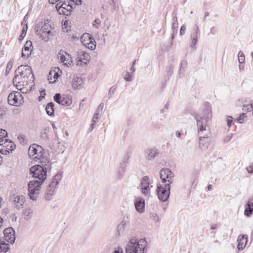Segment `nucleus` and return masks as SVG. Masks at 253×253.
I'll use <instances>...</instances> for the list:
<instances>
[{
    "label": "nucleus",
    "instance_id": "obj_59",
    "mask_svg": "<svg viewBox=\"0 0 253 253\" xmlns=\"http://www.w3.org/2000/svg\"><path fill=\"white\" fill-rule=\"evenodd\" d=\"M108 3L110 6L113 7L114 8H115L116 7V4H115V3L114 0H109Z\"/></svg>",
    "mask_w": 253,
    "mask_h": 253
},
{
    "label": "nucleus",
    "instance_id": "obj_10",
    "mask_svg": "<svg viewBox=\"0 0 253 253\" xmlns=\"http://www.w3.org/2000/svg\"><path fill=\"white\" fill-rule=\"evenodd\" d=\"M42 148L41 146L37 145L36 144H33L31 145L28 149V154L30 157H33L35 155H37V156L33 158L35 160L38 157H41L43 155L42 154Z\"/></svg>",
    "mask_w": 253,
    "mask_h": 253
},
{
    "label": "nucleus",
    "instance_id": "obj_23",
    "mask_svg": "<svg viewBox=\"0 0 253 253\" xmlns=\"http://www.w3.org/2000/svg\"><path fill=\"white\" fill-rule=\"evenodd\" d=\"M43 25V22H40L36 24L35 26L34 30L35 34L39 36V38L45 42H47L49 40V38L47 37H44L42 34L41 33L40 29Z\"/></svg>",
    "mask_w": 253,
    "mask_h": 253
},
{
    "label": "nucleus",
    "instance_id": "obj_4",
    "mask_svg": "<svg viewBox=\"0 0 253 253\" xmlns=\"http://www.w3.org/2000/svg\"><path fill=\"white\" fill-rule=\"evenodd\" d=\"M43 166L39 165H36L32 167L30 169V173L33 177L38 178L39 181L43 182L46 178V173L47 170L51 169V166L48 163L47 164H43Z\"/></svg>",
    "mask_w": 253,
    "mask_h": 253
},
{
    "label": "nucleus",
    "instance_id": "obj_7",
    "mask_svg": "<svg viewBox=\"0 0 253 253\" xmlns=\"http://www.w3.org/2000/svg\"><path fill=\"white\" fill-rule=\"evenodd\" d=\"M170 189L169 183L157 185V193L161 201L164 202L168 201L170 194Z\"/></svg>",
    "mask_w": 253,
    "mask_h": 253
},
{
    "label": "nucleus",
    "instance_id": "obj_3",
    "mask_svg": "<svg viewBox=\"0 0 253 253\" xmlns=\"http://www.w3.org/2000/svg\"><path fill=\"white\" fill-rule=\"evenodd\" d=\"M147 247L144 240L138 241L137 239H131L127 244L126 253H146Z\"/></svg>",
    "mask_w": 253,
    "mask_h": 253
},
{
    "label": "nucleus",
    "instance_id": "obj_62",
    "mask_svg": "<svg viewBox=\"0 0 253 253\" xmlns=\"http://www.w3.org/2000/svg\"><path fill=\"white\" fill-rule=\"evenodd\" d=\"M51 33V31L50 29L47 30L43 34L44 37H47L48 38V35Z\"/></svg>",
    "mask_w": 253,
    "mask_h": 253
},
{
    "label": "nucleus",
    "instance_id": "obj_18",
    "mask_svg": "<svg viewBox=\"0 0 253 253\" xmlns=\"http://www.w3.org/2000/svg\"><path fill=\"white\" fill-rule=\"evenodd\" d=\"M134 206L136 211L139 213H142L145 208V201L141 197L135 198L134 201Z\"/></svg>",
    "mask_w": 253,
    "mask_h": 253
},
{
    "label": "nucleus",
    "instance_id": "obj_9",
    "mask_svg": "<svg viewBox=\"0 0 253 253\" xmlns=\"http://www.w3.org/2000/svg\"><path fill=\"white\" fill-rule=\"evenodd\" d=\"M54 100L57 103L64 106H68L71 104L72 99L67 95L61 97L60 93H56L54 96Z\"/></svg>",
    "mask_w": 253,
    "mask_h": 253
},
{
    "label": "nucleus",
    "instance_id": "obj_8",
    "mask_svg": "<svg viewBox=\"0 0 253 253\" xmlns=\"http://www.w3.org/2000/svg\"><path fill=\"white\" fill-rule=\"evenodd\" d=\"M7 101L9 105L15 106H18L24 102L23 97L18 91L10 93L8 96Z\"/></svg>",
    "mask_w": 253,
    "mask_h": 253
},
{
    "label": "nucleus",
    "instance_id": "obj_16",
    "mask_svg": "<svg viewBox=\"0 0 253 253\" xmlns=\"http://www.w3.org/2000/svg\"><path fill=\"white\" fill-rule=\"evenodd\" d=\"M11 199L13 200L15 208L18 210L22 208V206L25 201V198L22 195H13Z\"/></svg>",
    "mask_w": 253,
    "mask_h": 253
},
{
    "label": "nucleus",
    "instance_id": "obj_47",
    "mask_svg": "<svg viewBox=\"0 0 253 253\" xmlns=\"http://www.w3.org/2000/svg\"><path fill=\"white\" fill-rule=\"evenodd\" d=\"M116 89V87L115 86H113L110 88L108 92L109 98L112 97V95L114 94Z\"/></svg>",
    "mask_w": 253,
    "mask_h": 253
},
{
    "label": "nucleus",
    "instance_id": "obj_54",
    "mask_svg": "<svg viewBox=\"0 0 253 253\" xmlns=\"http://www.w3.org/2000/svg\"><path fill=\"white\" fill-rule=\"evenodd\" d=\"M53 78V75H50V72L49 73V75L48 76V80L49 81V82L50 84H53L55 83V80H54L53 81H52V78Z\"/></svg>",
    "mask_w": 253,
    "mask_h": 253
},
{
    "label": "nucleus",
    "instance_id": "obj_37",
    "mask_svg": "<svg viewBox=\"0 0 253 253\" xmlns=\"http://www.w3.org/2000/svg\"><path fill=\"white\" fill-rule=\"evenodd\" d=\"M13 62H14V59H10V60L9 61V62L7 63L6 68V71H5V74H6L5 75L6 76L7 75V74L9 73V72L11 70V69L12 67V66H13Z\"/></svg>",
    "mask_w": 253,
    "mask_h": 253
},
{
    "label": "nucleus",
    "instance_id": "obj_38",
    "mask_svg": "<svg viewBox=\"0 0 253 253\" xmlns=\"http://www.w3.org/2000/svg\"><path fill=\"white\" fill-rule=\"evenodd\" d=\"M50 27V26L48 23H46L45 22H44V23H43V25H42V26L40 29L41 33L43 35L44 33L49 29Z\"/></svg>",
    "mask_w": 253,
    "mask_h": 253
},
{
    "label": "nucleus",
    "instance_id": "obj_32",
    "mask_svg": "<svg viewBox=\"0 0 253 253\" xmlns=\"http://www.w3.org/2000/svg\"><path fill=\"white\" fill-rule=\"evenodd\" d=\"M187 65V62L186 60H183L180 63V67L179 71V77H181L184 75L185 69Z\"/></svg>",
    "mask_w": 253,
    "mask_h": 253
},
{
    "label": "nucleus",
    "instance_id": "obj_26",
    "mask_svg": "<svg viewBox=\"0 0 253 253\" xmlns=\"http://www.w3.org/2000/svg\"><path fill=\"white\" fill-rule=\"evenodd\" d=\"M55 2H58L55 6V7L59 14L68 15V14L62 9L63 6H64V4L65 5V1H62L61 0H57V1H55Z\"/></svg>",
    "mask_w": 253,
    "mask_h": 253
},
{
    "label": "nucleus",
    "instance_id": "obj_1",
    "mask_svg": "<svg viewBox=\"0 0 253 253\" xmlns=\"http://www.w3.org/2000/svg\"><path fill=\"white\" fill-rule=\"evenodd\" d=\"M211 107L209 102H206L205 104L202 116L198 114H195L194 118L197 121L198 132L200 136H203L205 134H209V135H210V129L207 126V124L211 120Z\"/></svg>",
    "mask_w": 253,
    "mask_h": 253
},
{
    "label": "nucleus",
    "instance_id": "obj_17",
    "mask_svg": "<svg viewBox=\"0 0 253 253\" xmlns=\"http://www.w3.org/2000/svg\"><path fill=\"white\" fill-rule=\"evenodd\" d=\"M158 154V150L155 147L148 148L145 150L144 156L148 160H152Z\"/></svg>",
    "mask_w": 253,
    "mask_h": 253
},
{
    "label": "nucleus",
    "instance_id": "obj_11",
    "mask_svg": "<svg viewBox=\"0 0 253 253\" xmlns=\"http://www.w3.org/2000/svg\"><path fill=\"white\" fill-rule=\"evenodd\" d=\"M4 240L13 244L15 240V231L12 227H8L3 230Z\"/></svg>",
    "mask_w": 253,
    "mask_h": 253
},
{
    "label": "nucleus",
    "instance_id": "obj_60",
    "mask_svg": "<svg viewBox=\"0 0 253 253\" xmlns=\"http://www.w3.org/2000/svg\"><path fill=\"white\" fill-rule=\"evenodd\" d=\"M113 253H123V250L121 248H118L114 251Z\"/></svg>",
    "mask_w": 253,
    "mask_h": 253
},
{
    "label": "nucleus",
    "instance_id": "obj_14",
    "mask_svg": "<svg viewBox=\"0 0 253 253\" xmlns=\"http://www.w3.org/2000/svg\"><path fill=\"white\" fill-rule=\"evenodd\" d=\"M160 178H167L168 183H172L174 176L173 172L168 168L163 169L160 172Z\"/></svg>",
    "mask_w": 253,
    "mask_h": 253
},
{
    "label": "nucleus",
    "instance_id": "obj_50",
    "mask_svg": "<svg viewBox=\"0 0 253 253\" xmlns=\"http://www.w3.org/2000/svg\"><path fill=\"white\" fill-rule=\"evenodd\" d=\"M227 122V126H228V127H230L232 124L233 118L231 116H228Z\"/></svg>",
    "mask_w": 253,
    "mask_h": 253
},
{
    "label": "nucleus",
    "instance_id": "obj_55",
    "mask_svg": "<svg viewBox=\"0 0 253 253\" xmlns=\"http://www.w3.org/2000/svg\"><path fill=\"white\" fill-rule=\"evenodd\" d=\"M121 171L122 172H124L126 169V165L125 164V161H124L123 163L121 164Z\"/></svg>",
    "mask_w": 253,
    "mask_h": 253
},
{
    "label": "nucleus",
    "instance_id": "obj_64",
    "mask_svg": "<svg viewBox=\"0 0 253 253\" xmlns=\"http://www.w3.org/2000/svg\"><path fill=\"white\" fill-rule=\"evenodd\" d=\"M103 106H104L103 104L102 103H100L99 105V106L98 107V108H97V109L96 110H99V111L100 110H102L103 109Z\"/></svg>",
    "mask_w": 253,
    "mask_h": 253
},
{
    "label": "nucleus",
    "instance_id": "obj_34",
    "mask_svg": "<svg viewBox=\"0 0 253 253\" xmlns=\"http://www.w3.org/2000/svg\"><path fill=\"white\" fill-rule=\"evenodd\" d=\"M78 54L79 55H80V58L79 59L80 61L83 62V60H85L86 61H88L89 60L90 56L88 53H86L85 52L82 51Z\"/></svg>",
    "mask_w": 253,
    "mask_h": 253
},
{
    "label": "nucleus",
    "instance_id": "obj_43",
    "mask_svg": "<svg viewBox=\"0 0 253 253\" xmlns=\"http://www.w3.org/2000/svg\"><path fill=\"white\" fill-rule=\"evenodd\" d=\"M133 76L131 75L129 72H127L125 76L124 77V79L127 82H131L132 81Z\"/></svg>",
    "mask_w": 253,
    "mask_h": 253
},
{
    "label": "nucleus",
    "instance_id": "obj_44",
    "mask_svg": "<svg viewBox=\"0 0 253 253\" xmlns=\"http://www.w3.org/2000/svg\"><path fill=\"white\" fill-rule=\"evenodd\" d=\"M99 113H100L99 112V110H96V111L93 115V117L92 118V122H94V123L98 122Z\"/></svg>",
    "mask_w": 253,
    "mask_h": 253
},
{
    "label": "nucleus",
    "instance_id": "obj_33",
    "mask_svg": "<svg viewBox=\"0 0 253 253\" xmlns=\"http://www.w3.org/2000/svg\"><path fill=\"white\" fill-rule=\"evenodd\" d=\"M23 214L24 215V218L26 220H29L32 216L33 210L30 208L26 209L23 211Z\"/></svg>",
    "mask_w": 253,
    "mask_h": 253
},
{
    "label": "nucleus",
    "instance_id": "obj_49",
    "mask_svg": "<svg viewBox=\"0 0 253 253\" xmlns=\"http://www.w3.org/2000/svg\"><path fill=\"white\" fill-rule=\"evenodd\" d=\"M232 137V134H231V133L227 135L226 136H225L224 138L223 142L224 143H227L231 140Z\"/></svg>",
    "mask_w": 253,
    "mask_h": 253
},
{
    "label": "nucleus",
    "instance_id": "obj_28",
    "mask_svg": "<svg viewBox=\"0 0 253 253\" xmlns=\"http://www.w3.org/2000/svg\"><path fill=\"white\" fill-rule=\"evenodd\" d=\"M128 228L127 221H122L118 226L117 230L119 235L123 234L125 230Z\"/></svg>",
    "mask_w": 253,
    "mask_h": 253
},
{
    "label": "nucleus",
    "instance_id": "obj_35",
    "mask_svg": "<svg viewBox=\"0 0 253 253\" xmlns=\"http://www.w3.org/2000/svg\"><path fill=\"white\" fill-rule=\"evenodd\" d=\"M84 46L91 50H94L96 47V42L94 38H91V40Z\"/></svg>",
    "mask_w": 253,
    "mask_h": 253
},
{
    "label": "nucleus",
    "instance_id": "obj_27",
    "mask_svg": "<svg viewBox=\"0 0 253 253\" xmlns=\"http://www.w3.org/2000/svg\"><path fill=\"white\" fill-rule=\"evenodd\" d=\"M178 21L176 16L173 17V22L172 24V34L171 36V39L173 40L174 38V36L176 35L178 32Z\"/></svg>",
    "mask_w": 253,
    "mask_h": 253
},
{
    "label": "nucleus",
    "instance_id": "obj_56",
    "mask_svg": "<svg viewBox=\"0 0 253 253\" xmlns=\"http://www.w3.org/2000/svg\"><path fill=\"white\" fill-rule=\"evenodd\" d=\"M27 29H28V26L27 24H26L25 25H24L23 26V29H22V35L24 34L25 35L26 34V32L27 31Z\"/></svg>",
    "mask_w": 253,
    "mask_h": 253
},
{
    "label": "nucleus",
    "instance_id": "obj_21",
    "mask_svg": "<svg viewBox=\"0 0 253 253\" xmlns=\"http://www.w3.org/2000/svg\"><path fill=\"white\" fill-rule=\"evenodd\" d=\"M60 56V60L61 62L63 63L67 66L70 65L72 61L70 59V56L69 54L64 50H60L59 53Z\"/></svg>",
    "mask_w": 253,
    "mask_h": 253
},
{
    "label": "nucleus",
    "instance_id": "obj_46",
    "mask_svg": "<svg viewBox=\"0 0 253 253\" xmlns=\"http://www.w3.org/2000/svg\"><path fill=\"white\" fill-rule=\"evenodd\" d=\"M8 140V139H5L4 137L0 138V149L1 148H3V146L7 144L6 142Z\"/></svg>",
    "mask_w": 253,
    "mask_h": 253
},
{
    "label": "nucleus",
    "instance_id": "obj_15",
    "mask_svg": "<svg viewBox=\"0 0 253 253\" xmlns=\"http://www.w3.org/2000/svg\"><path fill=\"white\" fill-rule=\"evenodd\" d=\"M200 35V30L197 24L194 25L193 32L191 34L190 46L194 47L197 43L198 36Z\"/></svg>",
    "mask_w": 253,
    "mask_h": 253
},
{
    "label": "nucleus",
    "instance_id": "obj_39",
    "mask_svg": "<svg viewBox=\"0 0 253 253\" xmlns=\"http://www.w3.org/2000/svg\"><path fill=\"white\" fill-rule=\"evenodd\" d=\"M245 60V55L242 51H239L238 53V60L240 64L244 63Z\"/></svg>",
    "mask_w": 253,
    "mask_h": 253
},
{
    "label": "nucleus",
    "instance_id": "obj_53",
    "mask_svg": "<svg viewBox=\"0 0 253 253\" xmlns=\"http://www.w3.org/2000/svg\"><path fill=\"white\" fill-rule=\"evenodd\" d=\"M17 138H18L20 143L22 144V143H24V140H25V138H24V135H19L17 137Z\"/></svg>",
    "mask_w": 253,
    "mask_h": 253
},
{
    "label": "nucleus",
    "instance_id": "obj_52",
    "mask_svg": "<svg viewBox=\"0 0 253 253\" xmlns=\"http://www.w3.org/2000/svg\"><path fill=\"white\" fill-rule=\"evenodd\" d=\"M173 66L172 65H170L168 70V75L171 76L173 73Z\"/></svg>",
    "mask_w": 253,
    "mask_h": 253
},
{
    "label": "nucleus",
    "instance_id": "obj_25",
    "mask_svg": "<svg viewBox=\"0 0 253 253\" xmlns=\"http://www.w3.org/2000/svg\"><path fill=\"white\" fill-rule=\"evenodd\" d=\"M210 135L209 134H204L203 136H200L199 137V147L201 148H206L209 145L210 142L208 140V137Z\"/></svg>",
    "mask_w": 253,
    "mask_h": 253
},
{
    "label": "nucleus",
    "instance_id": "obj_63",
    "mask_svg": "<svg viewBox=\"0 0 253 253\" xmlns=\"http://www.w3.org/2000/svg\"><path fill=\"white\" fill-rule=\"evenodd\" d=\"M75 2L76 5H81L82 4V0H74L73 1Z\"/></svg>",
    "mask_w": 253,
    "mask_h": 253
},
{
    "label": "nucleus",
    "instance_id": "obj_31",
    "mask_svg": "<svg viewBox=\"0 0 253 253\" xmlns=\"http://www.w3.org/2000/svg\"><path fill=\"white\" fill-rule=\"evenodd\" d=\"M0 249L1 252H7L9 250V244L5 243V241L0 238Z\"/></svg>",
    "mask_w": 253,
    "mask_h": 253
},
{
    "label": "nucleus",
    "instance_id": "obj_19",
    "mask_svg": "<svg viewBox=\"0 0 253 253\" xmlns=\"http://www.w3.org/2000/svg\"><path fill=\"white\" fill-rule=\"evenodd\" d=\"M32 46V42L30 41L26 42L22 51V57L28 58L30 56L31 54V52L33 50L31 48Z\"/></svg>",
    "mask_w": 253,
    "mask_h": 253
},
{
    "label": "nucleus",
    "instance_id": "obj_6",
    "mask_svg": "<svg viewBox=\"0 0 253 253\" xmlns=\"http://www.w3.org/2000/svg\"><path fill=\"white\" fill-rule=\"evenodd\" d=\"M43 182L38 180H33L30 181L28 183L29 195L30 199L36 200V198L39 194V191L40 189V186Z\"/></svg>",
    "mask_w": 253,
    "mask_h": 253
},
{
    "label": "nucleus",
    "instance_id": "obj_5",
    "mask_svg": "<svg viewBox=\"0 0 253 253\" xmlns=\"http://www.w3.org/2000/svg\"><path fill=\"white\" fill-rule=\"evenodd\" d=\"M62 178V172H60L57 173L53 177L51 181L47 187L45 197L48 200H51L52 199L53 196L54 195L55 192V189L57 185H58L59 182Z\"/></svg>",
    "mask_w": 253,
    "mask_h": 253
},
{
    "label": "nucleus",
    "instance_id": "obj_41",
    "mask_svg": "<svg viewBox=\"0 0 253 253\" xmlns=\"http://www.w3.org/2000/svg\"><path fill=\"white\" fill-rule=\"evenodd\" d=\"M243 110L244 111H247L248 112L253 111V105L250 104L243 105Z\"/></svg>",
    "mask_w": 253,
    "mask_h": 253
},
{
    "label": "nucleus",
    "instance_id": "obj_29",
    "mask_svg": "<svg viewBox=\"0 0 253 253\" xmlns=\"http://www.w3.org/2000/svg\"><path fill=\"white\" fill-rule=\"evenodd\" d=\"M91 38H93L92 36L88 33H84L81 37V41L83 44L84 46L87 44Z\"/></svg>",
    "mask_w": 253,
    "mask_h": 253
},
{
    "label": "nucleus",
    "instance_id": "obj_57",
    "mask_svg": "<svg viewBox=\"0 0 253 253\" xmlns=\"http://www.w3.org/2000/svg\"><path fill=\"white\" fill-rule=\"evenodd\" d=\"M96 123H94V122H92V123L90 126V127L89 128V130L90 132L92 131V130L94 129V126L96 124Z\"/></svg>",
    "mask_w": 253,
    "mask_h": 253
},
{
    "label": "nucleus",
    "instance_id": "obj_36",
    "mask_svg": "<svg viewBox=\"0 0 253 253\" xmlns=\"http://www.w3.org/2000/svg\"><path fill=\"white\" fill-rule=\"evenodd\" d=\"M60 70V69L58 67L55 68V69L53 70H51L50 71V75H53V78L55 81L59 77V75L58 74V71Z\"/></svg>",
    "mask_w": 253,
    "mask_h": 253
},
{
    "label": "nucleus",
    "instance_id": "obj_58",
    "mask_svg": "<svg viewBox=\"0 0 253 253\" xmlns=\"http://www.w3.org/2000/svg\"><path fill=\"white\" fill-rule=\"evenodd\" d=\"M10 218L11 219V221H16L17 219V217L15 213L12 214L10 215Z\"/></svg>",
    "mask_w": 253,
    "mask_h": 253
},
{
    "label": "nucleus",
    "instance_id": "obj_20",
    "mask_svg": "<svg viewBox=\"0 0 253 253\" xmlns=\"http://www.w3.org/2000/svg\"><path fill=\"white\" fill-rule=\"evenodd\" d=\"M253 213V196L250 197L246 206L244 214L247 217H250Z\"/></svg>",
    "mask_w": 253,
    "mask_h": 253
},
{
    "label": "nucleus",
    "instance_id": "obj_12",
    "mask_svg": "<svg viewBox=\"0 0 253 253\" xmlns=\"http://www.w3.org/2000/svg\"><path fill=\"white\" fill-rule=\"evenodd\" d=\"M149 177L148 176H145L141 180L140 187L141 191L142 194L145 196H147L149 194L150 188L152 187V186L151 187L149 186Z\"/></svg>",
    "mask_w": 253,
    "mask_h": 253
},
{
    "label": "nucleus",
    "instance_id": "obj_13",
    "mask_svg": "<svg viewBox=\"0 0 253 253\" xmlns=\"http://www.w3.org/2000/svg\"><path fill=\"white\" fill-rule=\"evenodd\" d=\"M6 143L7 144L3 146V148L0 149V153L5 155L12 153L16 148L15 144L11 140L8 139Z\"/></svg>",
    "mask_w": 253,
    "mask_h": 253
},
{
    "label": "nucleus",
    "instance_id": "obj_40",
    "mask_svg": "<svg viewBox=\"0 0 253 253\" xmlns=\"http://www.w3.org/2000/svg\"><path fill=\"white\" fill-rule=\"evenodd\" d=\"M41 158H39V160L40 161V162L42 164V165H41V166H43V164L44 163L45 164H47L48 163V164L51 166V163H50L49 160L48 159L47 157H43L42 156L41 157Z\"/></svg>",
    "mask_w": 253,
    "mask_h": 253
},
{
    "label": "nucleus",
    "instance_id": "obj_24",
    "mask_svg": "<svg viewBox=\"0 0 253 253\" xmlns=\"http://www.w3.org/2000/svg\"><path fill=\"white\" fill-rule=\"evenodd\" d=\"M83 80L78 77L73 78L72 83V87L75 90H79L83 88Z\"/></svg>",
    "mask_w": 253,
    "mask_h": 253
},
{
    "label": "nucleus",
    "instance_id": "obj_30",
    "mask_svg": "<svg viewBox=\"0 0 253 253\" xmlns=\"http://www.w3.org/2000/svg\"><path fill=\"white\" fill-rule=\"evenodd\" d=\"M54 103L52 102H50L46 106L45 110L47 114L50 116H52L54 115Z\"/></svg>",
    "mask_w": 253,
    "mask_h": 253
},
{
    "label": "nucleus",
    "instance_id": "obj_42",
    "mask_svg": "<svg viewBox=\"0 0 253 253\" xmlns=\"http://www.w3.org/2000/svg\"><path fill=\"white\" fill-rule=\"evenodd\" d=\"M73 8L72 5L69 3V2L65 1V5L64 4V6L62 7V9L64 10H66L67 12H69L70 10L71 11V9Z\"/></svg>",
    "mask_w": 253,
    "mask_h": 253
},
{
    "label": "nucleus",
    "instance_id": "obj_48",
    "mask_svg": "<svg viewBox=\"0 0 253 253\" xmlns=\"http://www.w3.org/2000/svg\"><path fill=\"white\" fill-rule=\"evenodd\" d=\"M7 137V131L4 129L0 128V137L6 138Z\"/></svg>",
    "mask_w": 253,
    "mask_h": 253
},
{
    "label": "nucleus",
    "instance_id": "obj_45",
    "mask_svg": "<svg viewBox=\"0 0 253 253\" xmlns=\"http://www.w3.org/2000/svg\"><path fill=\"white\" fill-rule=\"evenodd\" d=\"M247 117L246 113H242L240 115L239 117L237 118V121L240 124H242L244 122V118Z\"/></svg>",
    "mask_w": 253,
    "mask_h": 253
},
{
    "label": "nucleus",
    "instance_id": "obj_61",
    "mask_svg": "<svg viewBox=\"0 0 253 253\" xmlns=\"http://www.w3.org/2000/svg\"><path fill=\"white\" fill-rule=\"evenodd\" d=\"M136 61V60H134V61L133 62L132 66H131L130 69L132 73L134 72L135 70V68L134 67V65H135Z\"/></svg>",
    "mask_w": 253,
    "mask_h": 253
},
{
    "label": "nucleus",
    "instance_id": "obj_51",
    "mask_svg": "<svg viewBox=\"0 0 253 253\" xmlns=\"http://www.w3.org/2000/svg\"><path fill=\"white\" fill-rule=\"evenodd\" d=\"M186 29V26L184 25L181 26L180 30V35L181 36H182L183 34H184Z\"/></svg>",
    "mask_w": 253,
    "mask_h": 253
},
{
    "label": "nucleus",
    "instance_id": "obj_2",
    "mask_svg": "<svg viewBox=\"0 0 253 253\" xmlns=\"http://www.w3.org/2000/svg\"><path fill=\"white\" fill-rule=\"evenodd\" d=\"M34 76L32 73V69L28 66L21 65L15 71V76L13 79V83L18 89V87L24 86L29 82L34 81Z\"/></svg>",
    "mask_w": 253,
    "mask_h": 253
},
{
    "label": "nucleus",
    "instance_id": "obj_22",
    "mask_svg": "<svg viewBox=\"0 0 253 253\" xmlns=\"http://www.w3.org/2000/svg\"><path fill=\"white\" fill-rule=\"evenodd\" d=\"M237 241L238 242V250L239 251H241L246 247L248 241V236L246 235H240L238 236Z\"/></svg>",
    "mask_w": 253,
    "mask_h": 253
}]
</instances>
